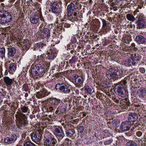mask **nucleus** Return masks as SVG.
Returning <instances> with one entry per match:
<instances>
[{
    "instance_id": "35",
    "label": "nucleus",
    "mask_w": 146,
    "mask_h": 146,
    "mask_svg": "<svg viewBox=\"0 0 146 146\" xmlns=\"http://www.w3.org/2000/svg\"><path fill=\"white\" fill-rule=\"evenodd\" d=\"M19 120H22L27 119V117L25 114L22 113H19Z\"/></svg>"
},
{
    "instance_id": "4",
    "label": "nucleus",
    "mask_w": 146,
    "mask_h": 146,
    "mask_svg": "<svg viewBox=\"0 0 146 146\" xmlns=\"http://www.w3.org/2000/svg\"><path fill=\"white\" fill-rule=\"evenodd\" d=\"M114 91L116 94L122 97L125 96L127 93V91L125 89L123 85L120 83L115 86Z\"/></svg>"
},
{
    "instance_id": "44",
    "label": "nucleus",
    "mask_w": 146,
    "mask_h": 146,
    "mask_svg": "<svg viewBox=\"0 0 146 146\" xmlns=\"http://www.w3.org/2000/svg\"><path fill=\"white\" fill-rule=\"evenodd\" d=\"M113 139H110L109 140L105 141L104 142V144L106 145H108L111 144V143L113 142Z\"/></svg>"
},
{
    "instance_id": "31",
    "label": "nucleus",
    "mask_w": 146,
    "mask_h": 146,
    "mask_svg": "<svg viewBox=\"0 0 146 146\" xmlns=\"http://www.w3.org/2000/svg\"><path fill=\"white\" fill-rule=\"evenodd\" d=\"M127 65L129 66H131L132 65H135L137 64V62H135L133 61L131 57V58H129L127 61Z\"/></svg>"
},
{
    "instance_id": "33",
    "label": "nucleus",
    "mask_w": 146,
    "mask_h": 146,
    "mask_svg": "<svg viewBox=\"0 0 146 146\" xmlns=\"http://www.w3.org/2000/svg\"><path fill=\"white\" fill-rule=\"evenodd\" d=\"M71 141L68 139H66L64 141L63 143L60 146H69L71 144Z\"/></svg>"
},
{
    "instance_id": "16",
    "label": "nucleus",
    "mask_w": 146,
    "mask_h": 146,
    "mask_svg": "<svg viewBox=\"0 0 146 146\" xmlns=\"http://www.w3.org/2000/svg\"><path fill=\"white\" fill-rule=\"evenodd\" d=\"M17 139L16 135L13 134L10 137H7L4 139V141L5 143L8 144L13 143Z\"/></svg>"
},
{
    "instance_id": "23",
    "label": "nucleus",
    "mask_w": 146,
    "mask_h": 146,
    "mask_svg": "<svg viewBox=\"0 0 146 146\" xmlns=\"http://www.w3.org/2000/svg\"><path fill=\"white\" fill-rule=\"evenodd\" d=\"M16 50L14 47L8 48L7 49V56L9 58H13L16 53Z\"/></svg>"
},
{
    "instance_id": "38",
    "label": "nucleus",
    "mask_w": 146,
    "mask_h": 146,
    "mask_svg": "<svg viewBox=\"0 0 146 146\" xmlns=\"http://www.w3.org/2000/svg\"><path fill=\"white\" fill-rule=\"evenodd\" d=\"M68 48L70 49H77L76 44H75L70 43L68 45Z\"/></svg>"
},
{
    "instance_id": "29",
    "label": "nucleus",
    "mask_w": 146,
    "mask_h": 146,
    "mask_svg": "<svg viewBox=\"0 0 146 146\" xmlns=\"http://www.w3.org/2000/svg\"><path fill=\"white\" fill-rule=\"evenodd\" d=\"M33 86V84L32 83L30 84H25L23 86L22 89L23 91L27 92L30 89L31 87Z\"/></svg>"
},
{
    "instance_id": "25",
    "label": "nucleus",
    "mask_w": 146,
    "mask_h": 146,
    "mask_svg": "<svg viewBox=\"0 0 146 146\" xmlns=\"http://www.w3.org/2000/svg\"><path fill=\"white\" fill-rule=\"evenodd\" d=\"M45 56H46V58L47 59L51 60L53 59L56 57V54L52 50H49L48 51Z\"/></svg>"
},
{
    "instance_id": "51",
    "label": "nucleus",
    "mask_w": 146,
    "mask_h": 146,
    "mask_svg": "<svg viewBox=\"0 0 146 146\" xmlns=\"http://www.w3.org/2000/svg\"><path fill=\"white\" fill-rule=\"evenodd\" d=\"M60 111L62 113H63L66 111V109L65 108L62 107V106L60 107Z\"/></svg>"
},
{
    "instance_id": "62",
    "label": "nucleus",
    "mask_w": 146,
    "mask_h": 146,
    "mask_svg": "<svg viewBox=\"0 0 146 146\" xmlns=\"http://www.w3.org/2000/svg\"><path fill=\"white\" fill-rule=\"evenodd\" d=\"M124 79L125 80H126V81L128 82V81H129V80L130 77L129 76H127L126 77H125Z\"/></svg>"
},
{
    "instance_id": "5",
    "label": "nucleus",
    "mask_w": 146,
    "mask_h": 146,
    "mask_svg": "<svg viewBox=\"0 0 146 146\" xmlns=\"http://www.w3.org/2000/svg\"><path fill=\"white\" fill-rule=\"evenodd\" d=\"M72 78L76 86L80 87L83 85L84 81V76L75 74L72 76Z\"/></svg>"
},
{
    "instance_id": "3",
    "label": "nucleus",
    "mask_w": 146,
    "mask_h": 146,
    "mask_svg": "<svg viewBox=\"0 0 146 146\" xmlns=\"http://www.w3.org/2000/svg\"><path fill=\"white\" fill-rule=\"evenodd\" d=\"M55 87L56 90H59L62 93L66 94L70 93L72 89L71 85L67 83L61 82L56 84Z\"/></svg>"
},
{
    "instance_id": "40",
    "label": "nucleus",
    "mask_w": 146,
    "mask_h": 146,
    "mask_svg": "<svg viewBox=\"0 0 146 146\" xmlns=\"http://www.w3.org/2000/svg\"><path fill=\"white\" fill-rule=\"evenodd\" d=\"M21 110L22 112L23 113H26L29 110V108L25 106H21Z\"/></svg>"
},
{
    "instance_id": "64",
    "label": "nucleus",
    "mask_w": 146,
    "mask_h": 146,
    "mask_svg": "<svg viewBox=\"0 0 146 146\" xmlns=\"http://www.w3.org/2000/svg\"><path fill=\"white\" fill-rule=\"evenodd\" d=\"M103 29L105 31H108V28L107 27V26L106 27H103Z\"/></svg>"
},
{
    "instance_id": "52",
    "label": "nucleus",
    "mask_w": 146,
    "mask_h": 146,
    "mask_svg": "<svg viewBox=\"0 0 146 146\" xmlns=\"http://www.w3.org/2000/svg\"><path fill=\"white\" fill-rule=\"evenodd\" d=\"M64 27L66 28H69L71 26V24L67 23H64Z\"/></svg>"
},
{
    "instance_id": "41",
    "label": "nucleus",
    "mask_w": 146,
    "mask_h": 146,
    "mask_svg": "<svg viewBox=\"0 0 146 146\" xmlns=\"http://www.w3.org/2000/svg\"><path fill=\"white\" fill-rule=\"evenodd\" d=\"M127 146H138L136 143L131 141L127 142Z\"/></svg>"
},
{
    "instance_id": "58",
    "label": "nucleus",
    "mask_w": 146,
    "mask_h": 146,
    "mask_svg": "<svg viewBox=\"0 0 146 146\" xmlns=\"http://www.w3.org/2000/svg\"><path fill=\"white\" fill-rule=\"evenodd\" d=\"M121 106H122L123 107H125L126 106V102H123L121 103Z\"/></svg>"
},
{
    "instance_id": "37",
    "label": "nucleus",
    "mask_w": 146,
    "mask_h": 146,
    "mask_svg": "<svg viewBox=\"0 0 146 146\" xmlns=\"http://www.w3.org/2000/svg\"><path fill=\"white\" fill-rule=\"evenodd\" d=\"M120 122V121L118 119L114 120L112 121V122L113 126L115 127H118Z\"/></svg>"
},
{
    "instance_id": "34",
    "label": "nucleus",
    "mask_w": 146,
    "mask_h": 146,
    "mask_svg": "<svg viewBox=\"0 0 146 146\" xmlns=\"http://www.w3.org/2000/svg\"><path fill=\"white\" fill-rule=\"evenodd\" d=\"M126 18L128 20L132 22L134 21L135 19V17L133 15L129 14H127Z\"/></svg>"
},
{
    "instance_id": "2",
    "label": "nucleus",
    "mask_w": 146,
    "mask_h": 146,
    "mask_svg": "<svg viewBox=\"0 0 146 146\" xmlns=\"http://www.w3.org/2000/svg\"><path fill=\"white\" fill-rule=\"evenodd\" d=\"M12 16L11 13L7 11H0V23H7L11 21Z\"/></svg>"
},
{
    "instance_id": "26",
    "label": "nucleus",
    "mask_w": 146,
    "mask_h": 146,
    "mask_svg": "<svg viewBox=\"0 0 146 146\" xmlns=\"http://www.w3.org/2000/svg\"><path fill=\"white\" fill-rule=\"evenodd\" d=\"M146 89L145 88H141L139 89L138 94L140 97L143 98L146 96Z\"/></svg>"
},
{
    "instance_id": "56",
    "label": "nucleus",
    "mask_w": 146,
    "mask_h": 146,
    "mask_svg": "<svg viewBox=\"0 0 146 146\" xmlns=\"http://www.w3.org/2000/svg\"><path fill=\"white\" fill-rule=\"evenodd\" d=\"M69 125L68 123H66L64 125V128L66 130L69 128Z\"/></svg>"
},
{
    "instance_id": "53",
    "label": "nucleus",
    "mask_w": 146,
    "mask_h": 146,
    "mask_svg": "<svg viewBox=\"0 0 146 146\" xmlns=\"http://www.w3.org/2000/svg\"><path fill=\"white\" fill-rule=\"evenodd\" d=\"M142 132L140 131H137L136 133V135L138 137H141L142 135Z\"/></svg>"
},
{
    "instance_id": "28",
    "label": "nucleus",
    "mask_w": 146,
    "mask_h": 146,
    "mask_svg": "<svg viewBox=\"0 0 146 146\" xmlns=\"http://www.w3.org/2000/svg\"><path fill=\"white\" fill-rule=\"evenodd\" d=\"M115 68H116L115 78H120L123 76V72L122 70L119 69L117 67H115Z\"/></svg>"
},
{
    "instance_id": "9",
    "label": "nucleus",
    "mask_w": 146,
    "mask_h": 146,
    "mask_svg": "<svg viewBox=\"0 0 146 146\" xmlns=\"http://www.w3.org/2000/svg\"><path fill=\"white\" fill-rule=\"evenodd\" d=\"M50 93L51 92L50 90L43 88L40 91L37 92L36 96L37 98H41L49 95Z\"/></svg>"
},
{
    "instance_id": "63",
    "label": "nucleus",
    "mask_w": 146,
    "mask_h": 146,
    "mask_svg": "<svg viewBox=\"0 0 146 146\" xmlns=\"http://www.w3.org/2000/svg\"><path fill=\"white\" fill-rule=\"evenodd\" d=\"M127 82H128L127 81H126V80H125L124 79L123 81V84H125Z\"/></svg>"
},
{
    "instance_id": "47",
    "label": "nucleus",
    "mask_w": 146,
    "mask_h": 146,
    "mask_svg": "<svg viewBox=\"0 0 146 146\" xmlns=\"http://www.w3.org/2000/svg\"><path fill=\"white\" fill-rule=\"evenodd\" d=\"M71 41V43L75 44L77 42V39L76 38L73 36L72 37Z\"/></svg>"
},
{
    "instance_id": "50",
    "label": "nucleus",
    "mask_w": 146,
    "mask_h": 146,
    "mask_svg": "<svg viewBox=\"0 0 146 146\" xmlns=\"http://www.w3.org/2000/svg\"><path fill=\"white\" fill-rule=\"evenodd\" d=\"M102 20L103 23L102 27H106L107 26V21L104 19H102Z\"/></svg>"
},
{
    "instance_id": "48",
    "label": "nucleus",
    "mask_w": 146,
    "mask_h": 146,
    "mask_svg": "<svg viewBox=\"0 0 146 146\" xmlns=\"http://www.w3.org/2000/svg\"><path fill=\"white\" fill-rule=\"evenodd\" d=\"M133 130L129 131L128 132L126 133V135L128 136H131L133 135V133L132 132Z\"/></svg>"
},
{
    "instance_id": "43",
    "label": "nucleus",
    "mask_w": 146,
    "mask_h": 146,
    "mask_svg": "<svg viewBox=\"0 0 146 146\" xmlns=\"http://www.w3.org/2000/svg\"><path fill=\"white\" fill-rule=\"evenodd\" d=\"M23 146H34V144L31 142L27 141L24 143Z\"/></svg>"
},
{
    "instance_id": "24",
    "label": "nucleus",
    "mask_w": 146,
    "mask_h": 146,
    "mask_svg": "<svg viewBox=\"0 0 146 146\" xmlns=\"http://www.w3.org/2000/svg\"><path fill=\"white\" fill-rule=\"evenodd\" d=\"M135 40L139 44H143L146 42V39L142 35H138L136 36Z\"/></svg>"
},
{
    "instance_id": "10",
    "label": "nucleus",
    "mask_w": 146,
    "mask_h": 146,
    "mask_svg": "<svg viewBox=\"0 0 146 146\" xmlns=\"http://www.w3.org/2000/svg\"><path fill=\"white\" fill-rule=\"evenodd\" d=\"M131 127V123L128 121H123L121 123L120 126V129L123 131H125L129 130Z\"/></svg>"
},
{
    "instance_id": "36",
    "label": "nucleus",
    "mask_w": 146,
    "mask_h": 146,
    "mask_svg": "<svg viewBox=\"0 0 146 146\" xmlns=\"http://www.w3.org/2000/svg\"><path fill=\"white\" fill-rule=\"evenodd\" d=\"M78 58L76 56H73L71 59L69 60L71 64H73L76 62L78 60Z\"/></svg>"
},
{
    "instance_id": "6",
    "label": "nucleus",
    "mask_w": 146,
    "mask_h": 146,
    "mask_svg": "<svg viewBox=\"0 0 146 146\" xmlns=\"http://www.w3.org/2000/svg\"><path fill=\"white\" fill-rule=\"evenodd\" d=\"M42 23L40 27V30L41 33L40 36L43 39L49 38L50 36V31L48 28L44 27L42 28Z\"/></svg>"
},
{
    "instance_id": "15",
    "label": "nucleus",
    "mask_w": 146,
    "mask_h": 146,
    "mask_svg": "<svg viewBox=\"0 0 146 146\" xmlns=\"http://www.w3.org/2000/svg\"><path fill=\"white\" fill-rule=\"evenodd\" d=\"M115 67H112L107 71V75L109 79H114L115 78Z\"/></svg>"
},
{
    "instance_id": "14",
    "label": "nucleus",
    "mask_w": 146,
    "mask_h": 146,
    "mask_svg": "<svg viewBox=\"0 0 146 146\" xmlns=\"http://www.w3.org/2000/svg\"><path fill=\"white\" fill-rule=\"evenodd\" d=\"M137 28L141 29L146 27V23L145 20L143 18L140 17L136 20Z\"/></svg>"
},
{
    "instance_id": "54",
    "label": "nucleus",
    "mask_w": 146,
    "mask_h": 146,
    "mask_svg": "<svg viewBox=\"0 0 146 146\" xmlns=\"http://www.w3.org/2000/svg\"><path fill=\"white\" fill-rule=\"evenodd\" d=\"M140 72L143 73H145V70L144 68L143 67H141L139 69Z\"/></svg>"
},
{
    "instance_id": "17",
    "label": "nucleus",
    "mask_w": 146,
    "mask_h": 146,
    "mask_svg": "<svg viewBox=\"0 0 146 146\" xmlns=\"http://www.w3.org/2000/svg\"><path fill=\"white\" fill-rule=\"evenodd\" d=\"M9 66H5V68L10 73H13L15 72L16 69L17 65L16 64L14 63H10L9 65Z\"/></svg>"
},
{
    "instance_id": "60",
    "label": "nucleus",
    "mask_w": 146,
    "mask_h": 146,
    "mask_svg": "<svg viewBox=\"0 0 146 146\" xmlns=\"http://www.w3.org/2000/svg\"><path fill=\"white\" fill-rule=\"evenodd\" d=\"M39 18H40V19L41 21H43L44 22H45V21L44 20V18L43 17H42V16H40V17H39Z\"/></svg>"
},
{
    "instance_id": "57",
    "label": "nucleus",
    "mask_w": 146,
    "mask_h": 146,
    "mask_svg": "<svg viewBox=\"0 0 146 146\" xmlns=\"http://www.w3.org/2000/svg\"><path fill=\"white\" fill-rule=\"evenodd\" d=\"M44 55H42V54L39 57H38V59L40 60H43V59L44 58Z\"/></svg>"
},
{
    "instance_id": "22",
    "label": "nucleus",
    "mask_w": 146,
    "mask_h": 146,
    "mask_svg": "<svg viewBox=\"0 0 146 146\" xmlns=\"http://www.w3.org/2000/svg\"><path fill=\"white\" fill-rule=\"evenodd\" d=\"M49 102L52 104V106H54V108H56V106L58 105L60 103V100L56 98H50L49 99Z\"/></svg>"
},
{
    "instance_id": "55",
    "label": "nucleus",
    "mask_w": 146,
    "mask_h": 146,
    "mask_svg": "<svg viewBox=\"0 0 146 146\" xmlns=\"http://www.w3.org/2000/svg\"><path fill=\"white\" fill-rule=\"evenodd\" d=\"M55 108H54V106L53 107L50 106L49 108V111H50L51 112H53Z\"/></svg>"
},
{
    "instance_id": "13",
    "label": "nucleus",
    "mask_w": 146,
    "mask_h": 146,
    "mask_svg": "<svg viewBox=\"0 0 146 146\" xmlns=\"http://www.w3.org/2000/svg\"><path fill=\"white\" fill-rule=\"evenodd\" d=\"M76 6L75 4L71 3L68 5L67 8V15L69 19L71 18V16L73 14V12L76 10Z\"/></svg>"
},
{
    "instance_id": "39",
    "label": "nucleus",
    "mask_w": 146,
    "mask_h": 146,
    "mask_svg": "<svg viewBox=\"0 0 146 146\" xmlns=\"http://www.w3.org/2000/svg\"><path fill=\"white\" fill-rule=\"evenodd\" d=\"M20 123L23 125L24 127H26L28 124V122L27 119L22 120H19Z\"/></svg>"
},
{
    "instance_id": "46",
    "label": "nucleus",
    "mask_w": 146,
    "mask_h": 146,
    "mask_svg": "<svg viewBox=\"0 0 146 146\" xmlns=\"http://www.w3.org/2000/svg\"><path fill=\"white\" fill-rule=\"evenodd\" d=\"M84 129V128L83 126H80L78 128V131L79 132L82 133L83 132Z\"/></svg>"
},
{
    "instance_id": "27",
    "label": "nucleus",
    "mask_w": 146,
    "mask_h": 146,
    "mask_svg": "<svg viewBox=\"0 0 146 146\" xmlns=\"http://www.w3.org/2000/svg\"><path fill=\"white\" fill-rule=\"evenodd\" d=\"M6 50L5 47L0 46V58L3 59L5 58Z\"/></svg>"
},
{
    "instance_id": "18",
    "label": "nucleus",
    "mask_w": 146,
    "mask_h": 146,
    "mask_svg": "<svg viewBox=\"0 0 146 146\" xmlns=\"http://www.w3.org/2000/svg\"><path fill=\"white\" fill-rule=\"evenodd\" d=\"M128 121L131 122H134L138 119V115L135 113H129L128 114Z\"/></svg>"
},
{
    "instance_id": "30",
    "label": "nucleus",
    "mask_w": 146,
    "mask_h": 146,
    "mask_svg": "<svg viewBox=\"0 0 146 146\" xmlns=\"http://www.w3.org/2000/svg\"><path fill=\"white\" fill-rule=\"evenodd\" d=\"M75 133V131L73 129H69L66 131V134L68 137H72Z\"/></svg>"
},
{
    "instance_id": "59",
    "label": "nucleus",
    "mask_w": 146,
    "mask_h": 146,
    "mask_svg": "<svg viewBox=\"0 0 146 146\" xmlns=\"http://www.w3.org/2000/svg\"><path fill=\"white\" fill-rule=\"evenodd\" d=\"M35 115L34 114H31L29 115V117L30 119H32L33 118L35 117Z\"/></svg>"
},
{
    "instance_id": "45",
    "label": "nucleus",
    "mask_w": 146,
    "mask_h": 146,
    "mask_svg": "<svg viewBox=\"0 0 146 146\" xmlns=\"http://www.w3.org/2000/svg\"><path fill=\"white\" fill-rule=\"evenodd\" d=\"M131 93L133 94H135L137 92V87L136 86L133 87L132 86L131 88Z\"/></svg>"
},
{
    "instance_id": "12",
    "label": "nucleus",
    "mask_w": 146,
    "mask_h": 146,
    "mask_svg": "<svg viewBox=\"0 0 146 146\" xmlns=\"http://www.w3.org/2000/svg\"><path fill=\"white\" fill-rule=\"evenodd\" d=\"M56 143V139L54 137H48L44 140V145L45 146H54Z\"/></svg>"
},
{
    "instance_id": "21",
    "label": "nucleus",
    "mask_w": 146,
    "mask_h": 146,
    "mask_svg": "<svg viewBox=\"0 0 146 146\" xmlns=\"http://www.w3.org/2000/svg\"><path fill=\"white\" fill-rule=\"evenodd\" d=\"M61 3V2L60 1H55L52 3H51V9L52 12L54 13H57V11L58 7V4Z\"/></svg>"
},
{
    "instance_id": "8",
    "label": "nucleus",
    "mask_w": 146,
    "mask_h": 146,
    "mask_svg": "<svg viewBox=\"0 0 146 146\" xmlns=\"http://www.w3.org/2000/svg\"><path fill=\"white\" fill-rule=\"evenodd\" d=\"M54 134L58 139H61L64 136V134L62 127L57 126L55 128Z\"/></svg>"
},
{
    "instance_id": "20",
    "label": "nucleus",
    "mask_w": 146,
    "mask_h": 146,
    "mask_svg": "<svg viewBox=\"0 0 146 146\" xmlns=\"http://www.w3.org/2000/svg\"><path fill=\"white\" fill-rule=\"evenodd\" d=\"M131 57L132 60L135 62H137V64L139 62L142 58L141 54L137 53H134L132 54Z\"/></svg>"
},
{
    "instance_id": "42",
    "label": "nucleus",
    "mask_w": 146,
    "mask_h": 146,
    "mask_svg": "<svg viewBox=\"0 0 146 146\" xmlns=\"http://www.w3.org/2000/svg\"><path fill=\"white\" fill-rule=\"evenodd\" d=\"M45 46V44L41 42H38L35 44V46L37 48H42L44 46Z\"/></svg>"
},
{
    "instance_id": "19",
    "label": "nucleus",
    "mask_w": 146,
    "mask_h": 146,
    "mask_svg": "<svg viewBox=\"0 0 146 146\" xmlns=\"http://www.w3.org/2000/svg\"><path fill=\"white\" fill-rule=\"evenodd\" d=\"M39 16L37 13L32 15L31 17L30 20L31 23L33 24L38 23L39 20Z\"/></svg>"
},
{
    "instance_id": "32",
    "label": "nucleus",
    "mask_w": 146,
    "mask_h": 146,
    "mask_svg": "<svg viewBox=\"0 0 146 146\" xmlns=\"http://www.w3.org/2000/svg\"><path fill=\"white\" fill-rule=\"evenodd\" d=\"M83 89L85 93L86 94L90 93L92 91V89L88 85L85 86L83 88Z\"/></svg>"
},
{
    "instance_id": "11",
    "label": "nucleus",
    "mask_w": 146,
    "mask_h": 146,
    "mask_svg": "<svg viewBox=\"0 0 146 146\" xmlns=\"http://www.w3.org/2000/svg\"><path fill=\"white\" fill-rule=\"evenodd\" d=\"M4 84L7 87H10L15 82V84H17V83L16 82L14 78H11L8 76H5L3 78Z\"/></svg>"
},
{
    "instance_id": "1",
    "label": "nucleus",
    "mask_w": 146,
    "mask_h": 146,
    "mask_svg": "<svg viewBox=\"0 0 146 146\" xmlns=\"http://www.w3.org/2000/svg\"><path fill=\"white\" fill-rule=\"evenodd\" d=\"M45 69L44 66H41L40 64H37L34 66H32L31 72L33 76L35 77L39 76L40 75L43 76L45 72Z\"/></svg>"
},
{
    "instance_id": "49",
    "label": "nucleus",
    "mask_w": 146,
    "mask_h": 146,
    "mask_svg": "<svg viewBox=\"0 0 146 146\" xmlns=\"http://www.w3.org/2000/svg\"><path fill=\"white\" fill-rule=\"evenodd\" d=\"M125 100L126 101V106L128 107L130 106L131 105L130 102L129 101V99L127 98H126L125 99Z\"/></svg>"
},
{
    "instance_id": "7",
    "label": "nucleus",
    "mask_w": 146,
    "mask_h": 146,
    "mask_svg": "<svg viewBox=\"0 0 146 146\" xmlns=\"http://www.w3.org/2000/svg\"><path fill=\"white\" fill-rule=\"evenodd\" d=\"M42 133L40 130H38L31 134V138L32 141L36 143H38L40 141L42 137Z\"/></svg>"
},
{
    "instance_id": "61",
    "label": "nucleus",
    "mask_w": 146,
    "mask_h": 146,
    "mask_svg": "<svg viewBox=\"0 0 146 146\" xmlns=\"http://www.w3.org/2000/svg\"><path fill=\"white\" fill-rule=\"evenodd\" d=\"M77 50V49H76V50L75 49H72L70 51V52L71 53L73 54L74 52H75Z\"/></svg>"
}]
</instances>
